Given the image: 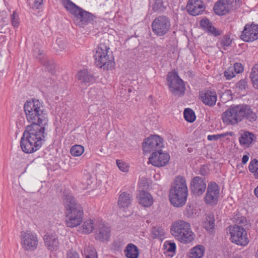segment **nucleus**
Wrapping results in <instances>:
<instances>
[{
	"mask_svg": "<svg viewBox=\"0 0 258 258\" xmlns=\"http://www.w3.org/2000/svg\"><path fill=\"white\" fill-rule=\"evenodd\" d=\"M48 123L47 114L42 102L33 99V133L37 141L33 144V152L42 146L46 133L45 126Z\"/></svg>",
	"mask_w": 258,
	"mask_h": 258,
	"instance_id": "f257e3e1",
	"label": "nucleus"
},
{
	"mask_svg": "<svg viewBox=\"0 0 258 258\" xmlns=\"http://www.w3.org/2000/svg\"><path fill=\"white\" fill-rule=\"evenodd\" d=\"M257 118L256 113L247 104H240L231 106L223 112L221 116L223 123L226 125H234L244 119L253 122Z\"/></svg>",
	"mask_w": 258,
	"mask_h": 258,
	"instance_id": "f03ea898",
	"label": "nucleus"
},
{
	"mask_svg": "<svg viewBox=\"0 0 258 258\" xmlns=\"http://www.w3.org/2000/svg\"><path fill=\"white\" fill-rule=\"evenodd\" d=\"M63 203L66 215V224L68 227L73 228L80 225L83 221V210L72 194L63 192Z\"/></svg>",
	"mask_w": 258,
	"mask_h": 258,
	"instance_id": "7ed1b4c3",
	"label": "nucleus"
},
{
	"mask_svg": "<svg viewBox=\"0 0 258 258\" xmlns=\"http://www.w3.org/2000/svg\"><path fill=\"white\" fill-rule=\"evenodd\" d=\"M187 195L188 189L185 178L182 176H176L170 190L171 204L176 207L183 206L186 203Z\"/></svg>",
	"mask_w": 258,
	"mask_h": 258,
	"instance_id": "20e7f679",
	"label": "nucleus"
},
{
	"mask_svg": "<svg viewBox=\"0 0 258 258\" xmlns=\"http://www.w3.org/2000/svg\"><path fill=\"white\" fill-rule=\"evenodd\" d=\"M64 8L74 16V21L77 25L82 27L84 25L94 20L93 15L78 7L70 0H63Z\"/></svg>",
	"mask_w": 258,
	"mask_h": 258,
	"instance_id": "39448f33",
	"label": "nucleus"
},
{
	"mask_svg": "<svg viewBox=\"0 0 258 258\" xmlns=\"http://www.w3.org/2000/svg\"><path fill=\"white\" fill-rule=\"evenodd\" d=\"M172 235L178 241L183 243H189L194 239L190 224L183 220H177L171 226Z\"/></svg>",
	"mask_w": 258,
	"mask_h": 258,
	"instance_id": "423d86ee",
	"label": "nucleus"
},
{
	"mask_svg": "<svg viewBox=\"0 0 258 258\" xmlns=\"http://www.w3.org/2000/svg\"><path fill=\"white\" fill-rule=\"evenodd\" d=\"M109 47L105 42H100L96 49L94 54L95 63L97 67L103 69L109 70L114 66L113 57H109L108 54Z\"/></svg>",
	"mask_w": 258,
	"mask_h": 258,
	"instance_id": "0eeeda50",
	"label": "nucleus"
},
{
	"mask_svg": "<svg viewBox=\"0 0 258 258\" xmlns=\"http://www.w3.org/2000/svg\"><path fill=\"white\" fill-rule=\"evenodd\" d=\"M171 27V20L169 17L165 15L156 17L151 24L152 32L158 37L164 36L168 34Z\"/></svg>",
	"mask_w": 258,
	"mask_h": 258,
	"instance_id": "6e6552de",
	"label": "nucleus"
},
{
	"mask_svg": "<svg viewBox=\"0 0 258 258\" xmlns=\"http://www.w3.org/2000/svg\"><path fill=\"white\" fill-rule=\"evenodd\" d=\"M167 80L170 90L173 95L180 96L184 94L185 86L183 82L176 73L169 72Z\"/></svg>",
	"mask_w": 258,
	"mask_h": 258,
	"instance_id": "1a4fd4ad",
	"label": "nucleus"
},
{
	"mask_svg": "<svg viewBox=\"0 0 258 258\" xmlns=\"http://www.w3.org/2000/svg\"><path fill=\"white\" fill-rule=\"evenodd\" d=\"M227 230L230 234L232 242L242 246L248 244L249 240L245 228L230 225L228 227Z\"/></svg>",
	"mask_w": 258,
	"mask_h": 258,
	"instance_id": "9d476101",
	"label": "nucleus"
},
{
	"mask_svg": "<svg viewBox=\"0 0 258 258\" xmlns=\"http://www.w3.org/2000/svg\"><path fill=\"white\" fill-rule=\"evenodd\" d=\"M163 147V139L157 135L151 136L143 143V150L145 153L156 152Z\"/></svg>",
	"mask_w": 258,
	"mask_h": 258,
	"instance_id": "9b49d317",
	"label": "nucleus"
},
{
	"mask_svg": "<svg viewBox=\"0 0 258 258\" xmlns=\"http://www.w3.org/2000/svg\"><path fill=\"white\" fill-rule=\"evenodd\" d=\"M220 195V189L218 185L214 182L208 184L207 192L204 198L206 204L216 205L218 201Z\"/></svg>",
	"mask_w": 258,
	"mask_h": 258,
	"instance_id": "f8f14e48",
	"label": "nucleus"
},
{
	"mask_svg": "<svg viewBox=\"0 0 258 258\" xmlns=\"http://www.w3.org/2000/svg\"><path fill=\"white\" fill-rule=\"evenodd\" d=\"M32 123L26 126L21 139L20 146L22 150L26 153H32Z\"/></svg>",
	"mask_w": 258,
	"mask_h": 258,
	"instance_id": "ddd939ff",
	"label": "nucleus"
},
{
	"mask_svg": "<svg viewBox=\"0 0 258 258\" xmlns=\"http://www.w3.org/2000/svg\"><path fill=\"white\" fill-rule=\"evenodd\" d=\"M149 162L154 166L162 167L165 166L170 160L168 154L163 153L160 149L152 153L149 158Z\"/></svg>",
	"mask_w": 258,
	"mask_h": 258,
	"instance_id": "4468645a",
	"label": "nucleus"
},
{
	"mask_svg": "<svg viewBox=\"0 0 258 258\" xmlns=\"http://www.w3.org/2000/svg\"><path fill=\"white\" fill-rule=\"evenodd\" d=\"M240 37L245 42H252L258 39V25L246 24Z\"/></svg>",
	"mask_w": 258,
	"mask_h": 258,
	"instance_id": "2eb2a0df",
	"label": "nucleus"
},
{
	"mask_svg": "<svg viewBox=\"0 0 258 258\" xmlns=\"http://www.w3.org/2000/svg\"><path fill=\"white\" fill-rule=\"evenodd\" d=\"M34 53L36 58L46 68L48 71L52 74L55 68V64L53 61L48 59L41 47L36 48Z\"/></svg>",
	"mask_w": 258,
	"mask_h": 258,
	"instance_id": "dca6fc26",
	"label": "nucleus"
},
{
	"mask_svg": "<svg viewBox=\"0 0 258 258\" xmlns=\"http://www.w3.org/2000/svg\"><path fill=\"white\" fill-rule=\"evenodd\" d=\"M34 53L36 58L46 68L48 71L52 74L55 68V64L53 61L48 59L41 47L36 48Z\"/></svg>",
	"mask_w": 258,
	"mask_h": 258,
	"instance_id": "f3484780",
	"label": "nucleus"
},
{
	"mask_svg": "<svg viewBox=\"0 0 258 258\" xmlns=\"http://www.w3.org/2000/svg\"><path fill=\"white\" fill-rule=\"evenodd\" d=\"M205 8L204 3L201 0H189L186 5L187 12L192 16L201 14Z\"/></svg>",
	"mask_w": 258,
	"mask_h": 258,
	"instance_id": "a211bd4d",
	"label": "nucleus"
},
{
	"mask_svg": "<svg viewBox=\"0 0 258 258\" xmlns=\"http://www.w3.org/2000/svg\"><path fill=\"white\" fill-rule=\"evenodd\" d=\"M110 228L108 225L104 223L99 222L97 225L95 238L103 242L108 241L110 237Z\"/></svg>",
	"mask_w": 258,
	"mask_h": 258,
	"instance_id": "6ab92c4d",
	"label": "nucleus"
},
{
	"mask_svg": "<svg viewBox=\"0 0 258 258\" xmlns=\"http://www.w3.org/2000/svg\"><path fill=\"white\" fill-rule=\"evenodd\" d=\"M206 188V183L204 178L195 176L190 182V189L195 195H202Z\"/></svg>",
	"mask_w": 258,
	"mask_h": 258,
	"instance_id": "aec40b11",
	"label": "nucleus"
},
{
	"mask_svg": "<svg viewBox=\"0 0 258 258\" xmlns=\"http://www.w3.org/2000/svg\"><path fill=\"white\" fill-rule=\"evenodd\" d=\"M31 171L30 165L28 164L24 171L20 176V185L22 188L27 192H29L31 189Z\"/></svg>",
	"mask_w": 258,
	"mask_h": 258,
	"instance_id": "412c9836",
	"label": "nucleus"
},
{
	"mask_svg": "<svg viewBox=\"0 0 258 258\" xmlns=\"http://www.w3.org/2000/svg\"><path fill=\"white\" fill-rule=\"evenodd\" d=\"M20 243L25 251L32 250V232L30 230H24L21 232Z\"/></svg>",
	"mask_w": 258,
	"mask_h": 258,
	"instance_id": "4be33fe9",
	"label": "nucleus"
},
{
	"mask_svg": "<svg viewBox=\"0 0 258 258\" xmlns=\"http://www.w3.org/2000/svg\"><path fill=\"white\" fill-rule=\"evenodd\" d=\"M200 98L204 104L213 106L217 101V94L214 90H207L200 92Z\"/></svg>",
	"mask_w": 258,
	"mask_h": 258,
	"instance_id": "5701e85b",
	"label": "nucleus"
},
{
	"mask_svg": "<svg viewBox=\"0 0 258 258\" xmlns=\"http://www.w3.org/2000/svg\"><path fill=\"white\" fill-rule=\"evenodd\" d=\"M200 26L207 33L214 36L221 35L222 31L216 29L210 21L206 18L203 19L200 21Z\"/></svg>",
	"mask_w": 258,
	"mask_h": 258,
	"instance_id": "b1692460",
	"label": "nucleus"
},
{
	"mask_svg": "<svg viewBox=\"0 0 258 258\" xmlns=\"http://www.w3.org/2000/svg\"><path fill=\"white\" fill-rule=\"evenodd\" d=\"M138 200L140 205L145 207H149L153 203V199L151 194L147 191H140L138 196Z\"/></svg>",
	"mask_w": 258,
	"mask_h": 258,
	"instance_id": "393cba45",
	"label": "nucleus"
},
{
	"mask_svg": "<svg viewBox=\"0 0 258 258\" xmlns=\"http://www.w3.org/2000/svg\"><path fill=\"white\" fill-rule=\"evenodd\" d=\"M46 246L51 251H55L58 248L59 241L55 235L46 234L44 237Z\"/></svg>",
	"mask_w": 258,
	"mask_h": 258,
	"instance_id": "a878e982",
	"label": "nucleus"
},
{
	"mask_svg": "<svg viewBox=\"0 0 258 258\" xmlns=\"http://www.w3.org/2000/svg\"><path fill=\"white\" fill-rule=\"evenodd\" d=\"M256 140V137L251 133L244 132L241 134L239 138V142L241 146L248 148Z\"/></svg>",
	"mask_w": 258,
	"mask_h": 258,
	"instance_id": "bb28decb",
	"label": "nucleus"
},
{
	"mask_svg": "<svg viewBox=\"0 0 258 258\" xmlns=\"http://www.w3.org/2000/svg\"><path fill=\"white\" fill-rule=\"evenodd\" d=\"M132 196L126 192L121 193L118 198V206L120 209L124 210L131 205Z\"/></svg>",
	"mask_w": 258,
	"mask_h": 258,
	"instance_id": "cd10ccee",
	"label": "nucleus"
},
{
	"mask_svg": "<svg viewBox=\"0 0 258 258\" xmlns=\"http://www.w3.org/2000/svg\"><path fill=\"white\" fill-rule=\"evenodd\" d=\"M214 11L218 15H224L229 11V4L226 0H219L214 7Z\"/></svg>",
	"mask_w": 258,
	"mask_h": 258,
	"instance_id": "c85d7f7f",
	"label": "nucleus"
},
{
	"mask_svg": "<svg viewBox=\"0 0 258 258\" xmlns=\"http://www.w3.org/2000/svg\"><path fill=\"white\" fill-rule=\"evenodd\" d=\"M124 252L127 258H138L139 256V248L133 243H130L126 245Z\"/></svg>",
	"mask_w": 258,
	"mask_h": 258,
	"instance_id": "c756f323",
	"label": "nucleus"
},
{
	"mask_svg": "<svg viewBox=\"0 0 258 258\" xmlns=\"http://www.w3.org/2000/svg\"><path fill=\"white\" fill-rule=\"evenodd\" d=\"M77 78L82 83L87 84L94 81V77L87 70H83L79 71Z\"/></svg>",
	"mask_w": 258,
	"mask_h": 258,
	"instance_id": "7c9ffc66",
	"label": "nucleus"
},
{
	"mask_svg": "<svg viewBox=\"0 0 258 258\" xmlns=\"http://www.w3.org/2000/svg\"><path fill=\"white\" fill-rule=\"evenodd\" d=\"M205 247L198 245L192 248L187 254V258H201L205 253Z\"/></svg>",
	"mask_w": 258,
	"mask_h": 258,
	"instance_id": "2f4dec72",
	"label": "nucleus"
},
{
	"mask_svg": "<svg viewBox=\"0 0 258 258\" xmlns=\"http://www.w3.org/2000/svg\"><path fill=\"white\" fill-rule=\"evenodd\" d=\"M204 228L210 232H212L215 227V219L214 214L210 213L207 215L206 220L204 222Z\"/></svg>",
	"mask_w": 258,
	"mask_h": 258,
	"instance_id": "473e14b6",
	"label": "nucleus"
},
{
	"mask_svg": "<svg viewBox=\"0 0 258 258\" xmlns=\"http://www.w3.org/2000/svg\"><path fill=\"white\" fill-rule=\"evenodd\" d=\"M250 78L253 85V86L258 89V62L252 69Z\"/></svg>",
	"mask_w": 258,
	"mask_h": 258,
	"instance_id": "72a5a7b5",
	"label": "nucleus"
},
{
	"mask_svg": "<svg viewBox=\"0 0 258 258\" xmlns=\"http://www.w3.org/2000/svg\"><path fill=\"white\" fill-rule=\"evenodd\" d=\"M32 204L30 200L25 199L23 200L20 204L21 208L23 210L24 213H25L28 216H30L31 214V208Z\"/></svg>",
	"mask_w": 258,
	"mask_h": 258,
	"instance_id": "f704fd0d",
	"label": "nucleus"
},
{
	"mask_svg": "<svg viewBox=\"0 0 258 258\" xmlns=\"http://www.w3.org/2000/svg\"><path fill=\"white\" fill-rule=\"evenodd\" d=\"M32 102L30 100H27L24 105V110L28 121L30 122L32 120Z\"/></svg>",
	"mask_w": 258,
	"mask_h": 258,
	"instance_id": "c9c22d12",
	"label": "nucleus"
},
{
	"mask_svg": "<svg viewBox=\"0 0 258 258\" xmlns=\"http://www.w3.org/2000/svg\"><path fill=\"white\" fill-rule=\"evenodd\" d=\"M95 225L93 220L90 219L85 221L82 225L83 232L85 234L91 233L94 229Z\"/></svg>",
	"mask_w": 258,
	"mask_h": 258,
	"instance_id": "e433bc0d",
	"label": "nucleus"
},
{
	"mask_svg": "<svg viewBox=\"0 0 258 258\" xmlns=\"http://www.w3.org/2000/svg\"><path fill=\"white\" fill-rule=\"evenodd\" d=\"M234 222L235 224L233 226L237 227H245L248 225L247 221L245 217L240 216V215H237L233 218Z\"/></svg>",
	"mask_w": 258,
	"mask_h": 258,
	"instance_id": "4c0bfd02",
	"label": "nucleus"
},
{
	"mask_svg": "<svg viewBox=\"0 0 258 258\" xmlns=\"http://www.w3.org/2000/svg\"><path fill=\"white\" fill-rule=\"evenodd\" d=\"M82 253L85 256V258H97V252L92 246H86Z\"/></svg>",
	"mask_w": 258,
	"mask_h": 258,
	"instance_id": "58836bf2",
	"label": "nucleus"
},
{
	"mask_svg": "<svg viewBox=\"0 0 258 258\" xmlns=\"http://www.w3.org/2000/svg\"><path fill=\"white\" fill-rule=\"evenodd\" d=\"M66 46L65 40L60 38L57 39L56 42L53 45V48L56 53H59L64 50Z\"/></svg>",
	"mask_w": 258,
	"mask_h": 258,
	"instance_id": "ea45409f",
	"label": "nucleus"
},
{
	"mask_svg": "<svg viewBox=\"0 0 258 258\" xmlns=\"http://www.w3.org/2000/svg\"><path fill=\"white\" fill-rule=\"evenodd\" d=\"M185 119L189 122H194L196 119V115L194 111L189 108H186L184 111Z\"/></svg>",
	"mask_w": 258,
	"mask_h": 258,
	"instance_id": "a19ab883",
	"label": "nucleus"
},
{
	"mask_svg": "<svg viewBox=\"0 0 258 258\" xmlns=\"http://www.w3.org/2000/svg\"><path fill=\"white\" fill-rule=\"evenodd\" d=\"M84 147L81 145H74L71 148V153L73 156H79L84 152Z\"/></svg>",
	"mask_w": 258,
	"mask_h": 258,
	"instance_id": "79ce46f5",
	"label": "nucleus"
},
{
	"mask_svg": "<svg viewBox=\"0 0 258 258\" xmlns=\"http://www.w3.org/2000/svg\"><path fill=\"white\" fill-rule=\"evenodd\" d=\"M249 171L253 173L256 178L258 179V161L256 159L252 160L248 166Z\"/></svg>",
	"mask_w": 258,
	"mask_h": 258,
	"instance_id": "37998d69",
	"label": "nucleus"
},
{
	"mask_svg": "<svg viewBox=\"0 0 258 258\" xmlns=\"http://www.w3.org/2000/svg\"><path fill=\"white\" fill-rule=\"evenodd\" d=\"M163 229L161 227H154L152 229V237L153 238L161 237L164 235Z\"/></svg>",
	"mask_w": 258,
	"mask_h": 258,
	"instance_id": "c03bdc74",
	"label": "nucleus"
},
{
	"mask_svg": "<svg viewBox=\"0 0 258 258\" xmlns=\"http://www.w3.org/2000/svg\"><path fill=\"white\" fill-rule=\"evenodd\" d=\"M232 42V40L230 37L228 35L224 36L221 40L219 45L221 47H223L225 49V47H228L230 45Z\"/></svg>",
	"mask_w": 258,
	"mask_h": 258,
	"instance_id": "a18cd8bd",
	"label": "nucleus"
},
{
	"mask_svg": "<svg viewBox=\"0 0 258 258\" xmlns=\"http://www.w3.org/2000/svg\"><path fill=\"white\" fill-rule=\"evenodd\" d=\"M116 164L119 170L121 171L124 172H127L128 171L129 166L126 163L121 160H116Z\"/></svg>",
	"mask_w": 258,
	"mask_h": 258,
	"instance_id": "49530a36",
	"label": "nucleus"
},
{
	"mask_svg": "<svg viewBox=\"0 0 258 258\" xmlns=\"http://www.w3.org/2000/svg\"><path fill=\"white\" fill-rule=\"evenodd\" d=\"M221 98L225 102L229 101L232 99V92L230 90H226L221 95Z\"/></svg>",
	"mask_w": 258,
	"mask_h": 258,
	"instance_id": "de8ad7c7",
	"label": "nucleus"
},
{
	"mask_svg": "<svg viewBox=\"0 0 258 258\" xmlns=\"http://www.w3.org/2000/svg\"><path fill=\"white\" fill-rule=\"evenodd\" d=\"M235 72L231 67H229L224 72V76L227 80H230L235 76Z\"/></svg>",
	"mask_w": 258,
	"mask_h": 258,
	"instance_id": "09e8293b",
	"label": "nucleus"
},
{
	"mask_svg": "<svg viewBox=\"0 0 258 258\" xmlns=\"http://www.w3.org/2000/svg\"><path fill=\"white\" fill-rule=\"evenodd\" d=\"M236 87L240 90H245L247 87V81L245 79L240 80L236 84Z\"/></svg>",
	"mask_w": 258,
	"mask_h": 258,
	"instance_id": "8fccbe9b",
	"label": "nucleus"
},
{
	"mask_svg": "<svg viewBox=\"0 0 258 258\" xmlns=\"http://www.w3.org/2000/svg\"><path fill=\"white\" fill-rule=\"evenodd\" d=\"M231 67L236 74L242 73L243 71V67L240 63H235L233 67Z\"/></svg>",
	"mask_w": 258,
	"mask_h": 258,
	"instance_id": "3c124183",
	"label": "nucleus"
},
{
	"mask_svg": "<svg viewBox=\"0 0 258 258\" xmlns=\"http://www.w3.org/2000/svg\"><path fill=\"white\" fill-rule=\"evenodd\" d=\"M11 17L12 25L15 27H17L18 26V16L15 11L13 12Z\"/></svg>",
	"mask_w": 258,
	"mask_h": 258,
	"instance_id": "603ef678",
	"label": "nucleus"
},
{
	"mask_svg": "<svg viewBox=\"0 0 258 258\" xmlns=\"http://www.w3.org/2000/svg\"><path fill=\"white\" fill-rule=\"evenodd\" d=\"M226 136V134H217V135H208L207 137V139L209 141H217L220 139L222 137H224Z\"/></svg>",
	"mask_w": 258,
	"mask_h": 258,
	"instance_id": "864d4df0",
	"label": "nucleus"
},
{
	"mask_svg": "<svg viewBox=\"0 0 258 258\" xmlns=\"http://www.w3.org/2000/svg\"><path fill=\"white\" fill-rule=\"evenodd\" d=\"M66 258H79V256L77 252L70 250L68 252Z\"/></svg>",
	"mask_w": 258,
	"mask_h": 258,
	"instance_id": "5fc2aeb1",
	"label": "nucleus"
},
{
	"mask_svg": "<svg viewBox=\"0 0 258 258\" xmlns=\"http://www.w3.org/2000/svg\"><path fill=\"white\" fill-rule=\"evenodd\" d=\"M154 1H155V5L153 7V9L154 10V11H156L158 9H159L162 7L163 0H154Z\"/></svg>",
	"mask_w": 258,
	"mask_h": 258,
	"instance_id": "6e6d98bb",
	"label": "nucleus"
},
{
	"mask_svg": "<svg viewBox=\"0 0 258 258\" xmlns=\"http://www.w3.org/2000/svg\"><path fill=\"white\" fill-rule=\"evenodd\" d=\"M35 1L33 2L34 6L37 9H39L41 8L43 5V0H34Z\"/></svg>",
	"mask_w": 258,
	"mask_h": 258,
	"instance_id": "4d7b16f0",
	"label": "nucleus"
},
{
	"mask_svg": "<svg viewBox=\"0 0 258 258\" xmlns=\"http://www.w3.org/2000/svg\"><path fill=\"white\" fill-rule=\"evenodd\" d=\"M169 247L167 248V250L170 252H173L175 251L176 249V245L174 243H170Z\"/></svg>",
	"mask_w": 258,
	"mask_h": 258,
	"instance_id": "13d9d810",
	"label": "nucleus"
},
{
	"mask_svg": "<svg viewBox=\"0 0 258 258\" xmlns=\"http://www.w3.org/2000/svg\"><path fill=\"white\" fill-rule=\"evenodd\" d=\"M248 159H249V157L247 155H243L242 157V163L243 164H246L247 163V162L248 161Z\"/></svg>",
	"mask_w": 258,
	"mask_h": 258,
	"instance_id": "bf43d9fd",
	"label": "nucleus"
},
{
	"mask_svg": "<svg viewBox=\"0 0 258 258\" xmlns=\"http://www.w3.org/2000/svg\"><path fill=\"white\" fill-rule=\"evenodd\" d=\"M38 239L36 237H34L33 236V248H36L38 245Z\"/></svg>",
	"mask_w": 258,
	"mask_h": 258,
	"instance_id": "052dcab7",
	"label": "nucleus"
},
{
	"mask_svg": "<svg viewBox=\"0 0 258 258\" xmlns=\"http://www.w3.org/2000/svg\"><path fill=\"white\" fill-rule=\"evenodd\" d=\"M254 192L255 196L258 198V186L254 189Z\"/></svg>",
	"mask_w": 258,
	"mask_h": 258,
	"instance_id": "680f3d73",
	"label": "nucleus"
},
{
	"mask_svg": "<svg viewBox=\"0 0 258 258\" xmlns=\"http://www.w3.org/2000/svg\"><path fill=\"white\" fill-rule=\"evenodd\" d=\"M188 151L189 153L191 152L192 151V148H188Z\"/></svg>",
	"mask_w": 258,
	"mask_h": 258,
	"instance_id": "e2e57ef3",
	"label": "nucleus"
},
{
	"mask_svg": "<svg viewBox=\"0 0 258 258\" xmlns=\"http://www.w3.org/2000/svg\"><path fill=\"white\" fill-rule=\"evenodd\" d=\"M127 91H128V93H131L132 91V89L131 88H128L127 89Z\"/></svg>",
	"mask_w": 258,
	"mask_h": 258,
	"instance_id": "0e129e2a",
	"label": "nucleus"
},
{
	"mask_svg": "<svg viewBox=\"0 0 258 258\" xmlns=\"http://www.w3.org/2000/svg\"><path fill=\"white\" fill-rule=\"evenodd\" d=\"M91 182L90 180H89L87 181V185L90 184Z\"/></svg>",
	"mask_w": 258,
	"mask_h": 258,
	"instance_id": "69168bd1",
	"label": "nucleus"
},
{
	"mask_svg": "<svg viewBox=\"0 0 258 258\" xmlns=\"http://www.w3.org/2000/svg\"><path fill=\"white\" fill-rule=\"evenodd\" d=\"M220 105H221L220 103H218L217 104V105H218V106H220Z\"/></svg>",
	"mask_w": 258,
	"mask_h": 258,
	"instance_id": "338daca9",
	"label": "nucleus"
},
{
	"mask_svg": "<svg viewBox=\"0 0 258 258\" xmlns=\"http://www.w3.org/2000/svg\"><path fill=\"white\" fill-rule=\"evenodd\" d=\"M90 177L89 175L87 176V179H88V178Z\"/></svg>",
	"mask_w": 258,
	"mask_h": 258,
	"instance_id": "774afa93",
	"label": "nucleus"
}]
</instances>
